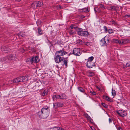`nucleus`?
<instances>
[{"label":"nucleus","mask_w":130,"mask_h":130,"mask_svg":"<svg viewBox=\"0 0 130 130\" xmlns=\"http://www.w3.org/2000/svg\"><path fill=\"white\" fill-rule=\"evenodd\" d=\"M93 59L94 58L93 57H91L89 58L88 61L92 62V61L93 60Z\"/></svg>","instance_id":"26"},{"label":"nucleus","mask_w":130,"mask_h":130,"mask_svg":"<svg viewBox=\"0 0 130 130\" xmlns=\"http://www.w3.org/2000/svg\"><path fill=\"white\" fill-rule=\"evenodd\" d=\"M101 104L102 106L105 107L106 108L107 106V105L105 103H102Z\"/></svg>","instance_id":"38"},{"label":"nucleus","mask_w":130,"mask_h":130,"mask_svg":"<svg viewBox=\"0 0 130 130\" xmlns=\"http://www.w3.org/2000/svg\"><path fill=\"white\" fill-rule=\"evenodd\" d=\"M64 129L63 128H60V129H59V130H64Z\"/></svg>","instance_id":"46"},{"label":"nucleus","mask_w":130,"mask_h":130,"mask_svg":"<svg viewBox=\"0 0 130 130\" xmlns=\"http://www.w3.org/2000/svg\"><path fill=\"white\" fill-rule=\"evenodd\" d=\"M73 54L76 56H80L81 54V51L79 48H75L73 50Z\"/></svg>","instance_id":"6"},{"label":"nucleus","mask_w":130,"mask_h":130,"mask_svg":"<svg viewBox=\"0 0 130 130\" xmlns=\"http://www.w3.org/2000/svg\"><path fill=\"white\" fill-rule=\"evenodd\" d=\"M57 95H53V96L52 98L53 100H55V99H57Z\"/></svg>","instance_id":"35"},{"label":"nucleus","mask_w":130,"mask_h":130,"mask_svg":"<svg viewBox=\"0 0 130 130\" xmlns=\"http://www.w3.org/2000/svg\"><path fill=\"white\" fill-rule=\"evenodd\" d=\"M112 94L114 96L116 94L115 91V90H113L112 89Z\"/></svg>","instance_id":"28"},{"label":"nucleus","mask_w":130,"mask_h":130,"mask_svg":"<svg viewBox=\"0 0 130 130\" xmlns=\"http://www.w3.org/2000/svg\"><path fill=\"white\" fill-rule=\"evenodd\" d=\"M109 123H111L112 122V120L111 119H110V118H109Z\"/></svg>","instance_id":"45"},{"label":"nucleus","mask_w":130,"mask_h":130,"mask_svg":"<svg viewBox=\"0 0 130 130\" xmlns=\"http://www.w3.org/2000/svg\"><path fill=\"white\" fill-rule=\"evenodd\" d=\"M108 32L109 34H111L113 32V30L112 29H109L108 30Z\"/></svg>","instance_id":"34"},{"label":"nucleus","mask_w":130,"mask_h":130,"mask_svg":"<svg viewBox=\"0 0 130 130\" xmlns=\"http://www.w3.org/2000/svg\"><path fill=\"white\" fill-rule=\"evenodd\" d=\"M63 59V57H61L59 55H57L55 57L54 60L55 62L57 63L61 62Z\"/></svg>","instance_id":"8"},{"label":"nucleus","mask_w":130,"mask_h":130,"mask_svg":"<svg viewBox=\"0 0 130 130\" xmlns=\"http://www.w3.org/2000/svg\"><path fill=\"white\" fill-rule=\"evenodd\" d=\"M36 3V2H34L32 3L31 5L32 7L34 8L37 7V5Z\"/></svg>","instance_id":"19"},{"label":"nucleus","mask_w":130,"mask_h":130,"mask_svg":"<svg viewBox=\"0 0 130 130\" xmlns=\"http://www.w3.org/2000/svg\"><path fill=\"white\" fill-rule=\"evenodd\" d=\"M86 45L88 46H90L91 45H92V44L91 43L88 42H86Z\"/></svg>","instance_id":"33"},{"label":"nucleus","mask_w":130,"mask_h":130,"mask_svg":"<svg viewBox=\"0 0 130 130\" xmlns=\"http://www.w3.org/2000/svg\"><path fill=\"white\" fill-rule=\"evenodd\" d=\"M79 43L80 44H83V41H82V40H79Z\"/></svg>","instance_id":"43"},{"label":"nucleus","mask_w":130,"mask_h":130,"mask_svg":"<svg viewBox=\"0 0 130 130\" xmlns=\"http://www.w3.org/2000/svg\"><path fill=\"white\" fill-rule=\"evenodd\" d=\"M14 58L13 55H9L5 58H2L1 60L3 62H8L9 60L13 59Z\"/></svg>","instance_id":"5"},{"label":"nucleus","mask_w":130,"mask_h":130,"mask_svg":"<svg viewBox=\"0 0 130 130\" xmlns=\"http://www.w3.org/2000/svg\"><path fill=\"white\" fill-rule=\"evenodd\" d=\"M39 61L38 57L36 56L33 57L31 58V62L32 63H37Z\"/></svg>","instance_id":"11"},{"label":"nucleus","mask_w":130,"mask_h":130,"mask_svg":"<svg viewBox=\"0 0 130 130\" xmlns=\"http://www.w3.org/2000/svg\"><path fill=\"white\" fill-rule=\"evenodd\" d=\"M109 9L111 10H115V8L113 6H110L109 7Z\"/></svg>","instance_id":"30"},{"label":"nucleus","mask_w":130,"mask_h":130,"mask_svg":"<svg viewBox=\"0 0 130 130\" xmlns=\"http://www.w3.org/2000/svg\"><path fill=\"white\" fill-rule=\"evenodd\" d=\"M128 42V41L127 40L121 39L119 40V44H124L127 43Z\"/></svg>","instance_id":"13"},{"label":"nucleus","mask_w":130,"mask_h":130,"mask_svg":"<svg viewBox=\"0 0 130 130\" xmlns=\"http://www.w3.org/2000/svg\"><path fill=\"white\" fill-rule=\"evenodd\" d=\"M70 27L72 29H76L77 27L75 25H72L70 26Z\"/></svg>","instance_id":"24"},{"label":"nucleus","mask_w":130,"mask_h":130,"mask_svg":"<svg viewBox=\"0 0 130 130\" xmlns=\"http://www.w3.org/2000/svg\"><path fill=\"white\" fill-rule=\"evenodd\" d=\"M50 109L48 108H43L41 111L38 112V114L39 117L41 118L44 119L46 118L49 113Z\"/></svg>","instance_id":"1"},{"label":"nucleus","mask_w":130,"mask_h":130,"mask_svg":"<svg viewBox=\"0 0 130 130\" xmlns=\"http://www.w3.org/2000/svg\"><path fill=\"white\" fill-rule=\"evenodd\" d=\"M103 28H104V30L105 31V32L107 31V27L105 26H104Z\"/></svg>","instance_id":"37"},{"label":"nucleus","mask_w":130,"mask_h":130,"mask_svg":"<svg viewBox=\"0 0 130 130\" xmlns=\"http://www.w3.org/2000/svg\"><path fill=\"white\" fill-rule=\"evenodd\" d=\"M19 1H21V0H18Z\"/></svg>","instance_id":"49"},{"label":"nucleus","mask_w":130,"mask_h":130,"mask_svg":"<svg viewBox=\"0 0 130 130\" xmlns=\"http://www.w3.org/2000/svg\"><path fill=\"white\" fill-rule=\"evenodd\" d=\"M91 128L92 129V130H93V129H94V128L93 127H91Z\"/></svg>","instance_id":"48"},{"label":"nucleus","mask_w":130,"mask_h":130,"mask_svg":"<svg viewBox=\"0 0 130 130\" xmlns=\"http://www.w3.org/2000/svg\"><path fill=\"white\" fill-rule=\"evenodd\" d=\"M126 66H124L123 68H125L127 67H130V62H129L126 63Z\"/></svg>","instance_id":"27"},{"label":"nucleus","mask_w":130,"mask_h":130,"mask_svg":"<svg viewBox=\"0 0 130 130\" xmlns=\"http://www.w3.org/2000/svg\"><path fill=\"white\" fill-rule=\"evenodd\" d=\"M103 98L104 99H105L106 100L108 101H110V98L108 96L104 95L103 96Z\"/></svg>","instance_id":"20"},{"label":"nucleus","mask_w":130,"mask_h":130,"mask_svg":"<svg viewBox=\"0 0 130 130\" xmlns=\"http://www.w3.org/2000/svg\"><path fill=\"white\" fill-rule=\"evenodd\" d=\"M88 75L89 76H92L94 75V73L92 72H89L88 73Z\"/></svg>","instance_id":"18"},{"label":"nucleus","mask_w":130,"mask_h":130,"mask_svg":"<svg viewBox=\"0 0 130 130\" xmlns=\"http://www.w3.org/2000/svg\"><path fill=\"white\" fill-rule=\"evenodd\" d=\"M63 62V65H65V67L67 68L68 67V62L69 61L68 60L65 59L64 58H63V60H62Z\"/></svg>","instance_id":"14"},{"label":"nucleus","mask_w":130,"mask_h":130,"mask_svg":"<svg viewBox=\"0 0 130 130\" xmlns=\"http://www.w3.org/2000/svg\"><path fill=\"white\" fill-rule=\"evenodd\" d=\"M47 90H44L43 91V92L42 93V95L43 96H44L45 95H47Z\"/></svg>","instance_id":"22"},{"label":"nucleus","mask_w":130,"mask_h":130,"mask_svg":"<svg viewBox=\"0 0 130 130\" xmlns=\"http://www.w3.org/2000/svg\"><path fill=\"white\" fill-rule=\"evenodd\" d=\"M109 40L108 38L104 37L100 41V44L102 46H107L109 44Z\"/></svg>","instance_id":"3"},{"label":"nucleus","mask_w":130,"mask_h":130,"mask_svg":"<svg viewBox=\"0 0 130 130\" xmlns=\"http://www.w3.org/2000/svg\"><path fill=\"white\" fill-rule=\"evenodd\" d=\"M113 41L116 43H118L119 44V41L117 39H114L113 40Z\"/></svg>","instance_id":"31"},{"label":"nucleus","mask_w":130,"mask_h":130,"mask_svg":"<svg viewBox=\"0 0 130 130\" xmlns=\"http://www.w3.org/2000/svg\"><path fill=\"white\" fill-rule=\"evenodd\" d=\"M53 107L55 108H56L58 107V104L57 103H53Z\"/></svg>","instance_id":"25"},{"label":"nucleus","mask_w":130,"mask_h":130,"mask_svg":"<svg viewBox=\"0 0 130 130\" xmlns=\"http://www.w3.org/2000/svg\"><path fill=\"white\" fill-rule=\"evenodd\" d=\"M94 63L92 62L87 61V63L86 66L88 67L91 68L94 66Z\"/></svg>","instance_id":"10"},{"label":"nucleus","mask_w":130,"mask_h":130,"mask_svg":"<svg viewBox=\"0 0 130 130\" xmlns=\"http://www.w3.org/2000/svg\"><path fill=\"white\" fill-rule=\"evenodd\" d=\"M26 61L27 62L30 61L31 62V58H29L27 59L26 60Z\"/></svg>","instance_id":"41"},{"label":"nucleus","mask_w":130,"mask_h":130,"mask_svg":"<svg viewBox=\"0 0 130 130\" xmlns=\"http://www.w3.org/2000/svg\"><path fill=\"white\" fill-rule=\"evenodd\" d=\"M118 130H122V129L121 127H119Z\"/></svg>","instance_id":"44"},{"label":"nucleus","mask_w":130,"mask_h":130,"mask_svg":"<svg viewBox=\"0 0 130 130\" xmlns=\"http://www.w3.org/2000/svg\"><path fill=\"white\" fill-rule=\"evenodd\" d=\"M85 116H86L87 119L89 120V121L91 123L93 122V120H92L91 118L88 115L87 113L85 114Z\"/></svg>","instance_id":"15"},{"label":"nucleus","mask_w":130,"mask_h":130,"mask_svg":"<svg viewBox=\"0 0 130 130\" xmlns=\"http://www.w3.org/2000/svg\"><path fill=\"white\" fill-rule=\"evenodd\" d=\"M28 80V78L26 76H21L14 79L13 80V83H18L26 81Z\"/></svg>","instance_id":"2"},{"label":"nucleus","mask_w":130,"mask_h":130,"mask_svg":"<svg viewBox=\"0 0 130 130\" xmlns=\"http://www.w3.org/2000/svg\"><path fill=\"white\" fill-rule=\"evenodd\" d=\"M91 93L93 95H95L96 94V93L94 91H90Z\"/></svg>","instance_id":"36"},{"label":"nucleus","mask_w":130,"mask_h":130,"mask_svg":"<svg viewBox=\"0 0 130 130\" xmlns=\"http://www.w3.org/2000/svg\"><path fill=\"white\" fill-rule=\"evenodd\" d=\"M117 112L118 114L122 117H124L126 115V112L123 111L122 110H119L117 111Z\"/></svg>","instance_id":"9"},{"label":"nucleus","mask_w":130,"mask_h":130,"mask_svg":"<svg viewBox=\"0 0 130 130\" xmlns=\"http://www.w3.org/2000/svg\"><path fill=\"white\" fill-rule=\"evenodd\" d=\"M112 22V23L114 24H116V23L114 21Z\"/></svg>","instance_id":"47"},{"label":"nucleus","mask_w":130,"mask_h":130,"mask_svg":"<svg viewBox=\"0 0 130 130\" xmlns=\"http://www.w3.org/2000/svg\"><path fill=\"white\" fill-rule=\"evenodd\" d=\"M57 99H64L66 98V95L62 93L61 95H57Z\"/></svg>","instance_id":"12"},{"label":"nucleus","mask_w":130,"mask_h":130,"mask_svg":"<svg viewBox=\"0 0 130 130\" xmlns=\"http://www.w3.org/2000/svg\"><path fill=\"white\" fill-rule=\"evenodd\" d=\"M58 55H59L60 56H63V55L67 54V52H66L63 48L62 50L57 51L56 53Z\"/></svg>","instance_id":"7"},{"label":"nucleus","mask_w":130,"mask_h":130,"mask_svg":"<svg viewBox=\"0 0 130 130\" xmlns=\"http://www.w3.org/2000/svg\"><path fill=\"white\" fill-rule=\"evenodd\" d=\"M69 33L70 35H72L75 33V31L73 30H71L70 31Z\"/></svg>","instance_id":"29"},{"label":"nucleus","mask_w":130,"mask_h":130,"mask_svg":"<svg viewBox=\"0 0 130 130\" xmlns=\"http://www.w3.org/2000/svg\"><path fill=\"white\" fill-rule=\"evenodd\" d=\"M82 11L83 12H88L89 11V10L88 9H87V8H85L83 9Z\"/></svg>","instance_id":"32"},{"label":"nucleus","mask_w":130,"mask_h":130,"mask_svg":"<svg viewBox=\"0 0 130 130\" xmlns=\"http://www.w3.org/2000/svg\"><path fill=\"white\" fill-rule=\"evenodd\" d=\"M57 103L58 104V107H62L64 106L63 104L62 103L60 102H57Z\"/></svg>","instance_id":"21"},{"label":"nucleus","mask_w":130,"mask_h":130,"mask_svg":"<svg viewBox=\"0 0 130 130\" xmlns=\"http://www.w3.org/2000/svg\"><path fill=\"white\" fill-rule=\"evenodd\" d=\"M38 33L40 35H41L42 34V30L40 28H38Z\"/></svg>","instance_id":"23"},{"label":"nucleus","mask_w":130,"mask_h":130,"mask_svg":"<svg viewBox=\"0 0 130 130\" xmlns=\"http://www.w3.org/2000/svg\"><path fill=\"white\" fill-rule=\"evenodd\" d=\"M77 89L80 92H83L86 94H87L86 93H85V90L83 89V88L81 87H78L77 88Z\"/></svg>","instance_id":"16"},{"label":"nucleus","mask_w":130,"mask_h":130,"mask_svg":"<svg viewBox=\"0 0 130 130\" xmlns=\"http://www.w3.org/2000/svg\"><path fill=\"white\" fill-rule=\"evenodd\" d=\"M99 7L101 8H103L104 6L102 4H100L99 5Z\"/></svg>","instance_id":"42"},{"label":"nucleus","mask_w":130,"mask_h":130,"mask_svg":"<svg viewBox=\"0 0 130 130\" xmlns=\"http://www.w3.org/2000/svg\"><path fill=\"white\" fill-rule=\"evenodd\" d=\"M19 36H21V37L23 36V33L22 32H20L19 33Z\"/></svg>","instance_id":"40"},{"label":"nucleus","mask_w":130,"mask_h":130,"mask_svg":"<svg viewBox=\"0 0 130 130\" xmlns=\"http://www.w3.org/2000/svg\"><path fill=\"white\" fill-rule=\"evenodd\" d=\"M36 4L37 5V7H39L43 6V3H42L39 1H36Z\"/></svg>","instance_id":"17"},{"label":"nucleus","mask_w":130,"mask_h":130,"mask_svg":"<svg viewBox=\"0 0 130 130\" xmlns=\"http://www.w3.org/2000/svg\"><path fill=\"white\" fill-rule=\"evenodd\" d=\"M124 17L126 18H130V15H126L124 16Z\"/></svg>","instance_id":"39"},{"label":"nucleus","mask_w":130,"mask_h":130,"mask_svg":"<svg viewBox=\"0 0 130 130\" xmlns=\"http://www.w3.org/2000/svg\"><path fill=\"white\" fill-rule=\"evenodd\" d=\"M77 34L78 35L80 36H85L88 35V32L83 31L82 29L79 28L77 31Z\"/></svg>","instance_id":"4"}]
</instances>
